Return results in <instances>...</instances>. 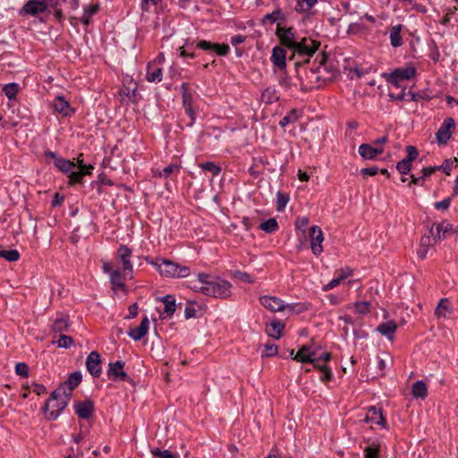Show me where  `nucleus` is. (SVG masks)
<instances>
[{
  "label": "nucleus",
  "mask_w": 458,
  "mask_h": 458,
  "mask_svg": "<svg viewBox=\"0 0 458 458\" xmlns=\"http://www.w3.org/2000/svg\"><path fill=\"white\" fill-rule=\"evenodd\" d=\"M318 58V56L314 61L313 65L309 69L306 67V64H301L300 61L295 63L299 89L302 92H309L314 89H318L326 83L327 80L321 74V65L325 64L327 55L325 54L321 55L318 62V64L316 65Z\"/></svg>",
  "instance_id": "nucleus-1"
},
{
  "label": "nucleus",
  "mask_w": 458,
  "mask_h": 458,
  "mask_svg": "<svg viewBox=\"0 0 458 458\" xmlns=\"http://www.w3.org/2000/svg\"><path fill=\"white\" fill-rule=\"evenodd\" d=\"M146 260L154 266L163 276L180 278L190 275V268L188 267L169 259H156L155 260H150L149 258H147Z\"/></svg>",
  "instance_id": "nucleus-2"
},
{
  "label": "nucleus",
  "mask_w": 458,
  "mask_h": 458,
  "mask_svg": "<svg viewBox=\"0 0 458 458\" xmlns=\"http://www.w3.org/2000/svg\"><path fill=\"white\" fill-rule=\"evenodd\" d=\"M70 398V393L66 392L64 386H59L57 389L50 394V400L55 402V403L52 405L55 410L49 411L46 419L49 421L55 420L67 406Z\"/></svg>",
  "instance_id": "nucleus-3"
},
{
  "label": "nucleus",
  "mask_w": 458,
  "mask_h": 458,
  "mask_svg": "<svg viewBox=\"0 0 458 458\" xmlns=\"http://www.w3.org/2000/svg\"><path fill=\"white\" fill-rule=\"evenodd\" d=\"M232 284L225 280L216 279L201 285L199 292L208 296L225 299L231 295Z\"/></svg>",
  "instance_id": "nucleus-4"
},
{
  "label": "nucleus",
  "mask_w": 458,
  "mask_h": 458,
  "mask_svg": "<svg viewBox=\"0 0 458 458\" xmlns=\"http://www.w3.org/2000/svg\"><path fill=\"white\" fill-rule=\"evenodd\" d=\"M320 42L313 40L309 38H301L296 47L293 48V58L296 55L302 59V64H307L310 62V57L312 56L318 49Z\"/></svg>",
  "instance_id": "nucleus-5"
},
{
  "label": "nucleus",
  "mask_w": 458,
  "mask_h": 458,
  "mask_svg": "<svg viewBox=\"0 0 458 458\" xmlns=\"http://www.w3.org/2000/svg\"><path fill=\"white\" fill-rule=\"evenodd\" d=\"M276 35L279 38L281 45L289 50H293L301 39L293 28H284L279 25L276 28Z\"/></svg>",
  "instance_id": "nucleus-6"
},
{
  "label": "nucleus",
  "mask_w": 458,
  "mask_h": 458,
  "mask_svg": "<svg viewBox=\"0 0 458 458\" xmlns=\"http://www.w3.org/2000/svg\"><path fill=\"white\" fill-rule=\"evenodd\" d=\"M124 365H125V363L122 360H117L115 362H110L108 365L107 372H106L108 378L112 381L121 380V381L131 382V377L128 376V374L123 369Z\"/></svg>",
  "instance_id": "nucleus-7"
},
{
  "label": "nucleus",
  "mask_w": 458,
  "mask_h": 458,
  "mask_svg": "<svg viewBox=\"0 0 458 458\" xmlns=\"http://www.w3.org/2000/svg\"><path fill=\"white\" fill-rule=\"evenodd\" d=\"M195 47L206 52L216 53L219 56H225L230 51V47L227 44L212 43L204 39L198 40Z\"/></svg>",
  "instance_id": "nucleus-8"
},
{
  "label": "nucleus",
  "mask_w": 458,
  "mask_h": 458,
  "mask_svg": "<svg viewBox=\"0 0 458 458\" xmlns=\"http://www.w3.org/2000/svg\"><path fill=\"white\" fill-rule=\"evenodd\" d=\"M416 74L414 67H405L395 69L389 76L388 82L395 87H400L404 80H410Z\"/></svg>",
  "instance_id": "nucleus-9"
},
{
  "label": "nucleus",
  "mask_w": 458,
  "mask_h": 458,
  "mask_svg": "<svg viewBox=\"0 0 458 458\" xmlns=\"http://www.w3.org/2000/svg\"><path fill=\"white\" fill-rule=\"evenodd\" d=\"M86 368L93 377L98 378L101 376V356L97 351H93L88 355L86 359Z\"/></svg>",
  "instance_id": "nucleus-10"
},
{
  "label": "nucleus",
  "mask_w": 458,
  "mask_h": 458,
  "mask_svg": "<svg viewBox=\"0 0 458 458\" xmlns=\"http://www.w3.org/2000/svg\"><path fill=\"white\" fill-rule=\"evenodd\" d=\"M310 238V248L316 256L319 255L323 251L322 242L324 241V235L322 230L318 225H312L309 231Z\"/></svg>",
  "instance_id": "nucleus-11"
},
{
  "label": "nucleus",
  "mask_w": 458,
  "mask_h": 458,
  "mask_svg": "<svg viewBox=\"0 0 458 458\" xmlns=\"http://www.w3.org/2000/svg\"><path fill=\"white\" fill-rule=\"evenodd\" d=\"M277 82L284 91L291 94L299 89V81H293L292 77L287 73L286 69L278 71Z\"/></svg>",
  "instance_id": "nucleus-12"
},
{
  "label": "nucleus",
  "mask_w": 458,
  "mask_h": 458,
  "mask_svg": "<svg viewBox=\"0 0 458 458\" xmlns=\"http://www.w3.org/2000/svg\"><path fill=\"white\" fill-rule=\"evenodd\" d=\"M455 123L451 117L446 118L436 133L439 144H445L451 137V130L454 129Z\"/></svg>",
  "instance_id": "nucleus-13"
},
{
  "label": "nucleus",
  "mask_w": 458,
  "mask_h": 458,
  "mask_svg": "<svg viewBox=\"0 0 458 458\" xmlns=\"http://www.w3.org/2000/svg\"><path fill=\"white\" fill-rule=\"evenodd\" d=\"M48 7L46 0H29L23 6L22 11L32 16H37L47 11Z\"/></svg>",
  "instance_id": "nucleus-14"
},
{
  "label": "nucleus",
  "mask_w": 458,
  "mask_h": 458,
  "mask_svg": "<svg viewBox=\"0 0 458 458\" xmlns=\"http://www.w3.org/2000/svg\"><path fill=\"white\" fill-rule=\"evenodd\" d=\"M71 323L68 316L60 315L53 320L51 331L54 334V338H57V335H63L68 332Z\"/></svg>",
  "instance_id": "nucleus-15"
},
{
  "label": "nucleus",
  "mask_w": 458,
  "mask_h": 458,
  "mask_svg": "<svg viewBox=\"0 0 458 458\" xmlns=\"http://www.w3.org/2000/svg\"><path fill=\"white\" fill-rule=\"evenodd\" d=\"M271 62L273 65L282 71L286 69V51L281 46H276L272 50Z\"/></svg>",
  "instance_id": "nucleus-16"
},
{
  "label": "nucleus",
  "mask_w": 458,
  "mask_h": 458,
  "mask_svg": "<svg viewBox=\"0 0 458 458\" xmlns=\"http://www.w3.org/2000/svg\"><path fill=\"white\" fill-rule=\"evenodd\" d=\"M75 412L79 418L83 420L89 419L94 411V403L90 400L77 402L74 404Z\"/></svg>",
  "instance_id": "nucleus-17"
},
{
  "label": "nucleus",
  "mask_w": 458,
  "mask_h": 458,
  "mask_svg": "<svg viewBox=\"0 0 458 458\" xmlns=\"http://www.w3.org/2000/svg\"><path fill=\"white\" fill-rule=\"evenodd\" d=\"M261 304L267 310L271 311H281L285 309V305L284 301L277 298L272 296H262L259 298Z\"/></svg>",
  "instance_id": "nucleus-18"
},
{
  "label": "nucleus",
  "mask_w": 458,
  "mask_h": 458,
  "mask_svg": "<svg viewBox=\"0 0 458 458\" xmlns=\"http://www.w3.org/2000/svg\"><path fill=\"white\" fill-rule=\"evenodd\" d=\"M131 256V250L126 245H121L117 250V258L123 265V272L126 274L127 271H132V265L130 261Z\"/></svg>",
  "instance_id": "nucleus-19"
},
{
  "label": "nucleus",
  "mask_w": 458,
  "mask_h": 458,
  "mask_svg": "<svg viewBox=\"0 0 458 458\" xmlns=\"http://www.w3.org/2000/svg\"><path fill=\"white\" fill-rule=\"evenodd\" d=\"M149 327V320L148 317H144L140 322V325L132 328L128 332L130 337H131L135 341L141 340L148 333Z\"/></svg>",
  "instance_id": "nucleus-20"
},
{
  "label": "nucleus",
  "mask_w": 458,
  "mask_h": 458,
  "mask_svg": "<svg viewBox=\"0 0 458 458\" xmlns=\"http://www.w3.org/2000/svg\"><path fill=\"white\" fill-rule=\"evenodd\" d=\"M382 148H374L369 144L363 143L359 147V154L364 158L372 160L383 153Z\"/></svg>",
  "instance_id": "nucleus-21"
},
{
  "label": "nucleus",
  "mask_w": 458,
  "mask_h": 458,
  "mask_svg": "<svg viewBox=\"0 0 458 458\" xmlns=\"http://www.w3.org/2000/svg\"><path fill=\"white\" fill-rule=\"evenodd\" d=\"M146 79L149 82H160L162 81V68L155 63H148Z\"/></svg>",
  "instance_id": "nucleus-22"
},
{
  "label": "nucleus",
  "mask_w": 458,
  "mask_h": 458,
  "mask_svg": "<svg viewBox=\"0 0 458 458\" xmlns=\"http://www.w3.org/2000/svg\"><path fill=\"white\" fill-rule=\"evenodd\" d=\"M314 361H309L308 363L313 364L314 368L318 369L321 372L320 379L322 382H328L332 379L333 374L331 369L326 365V363H321L320 358H313Z\"/></svg>",
  "instance_id": "nucleus-23"
},
{
  "label": "nucleus",
  "mask_w": 458,
  "mask_h": 458,
  "mask_svg": "<svg viewBox=\"0 0 458 458\" xmlns=\"http://www.w3.org/2000/svg\"><path fill=\"white\" fill-rule=\"evenodd\" d=\"M451 230L452 225L446 221H443L441 224L437 225L436 233L434 232L432 225L431 228L429 229V233L433 237L434 243H437L438 241H441L445 237V233H448Z\"/></svg>",
  "instance_id": "nucleus-24"
},
{
  "label": "nucleus",
  "mask_w": 458,
  "mask_h": 458,
  "mask_svg": "<svg viewBox=\"0 0 458 458\" xmlns=\"http://www.w3.org/2000/svg\"><path fill=\"white\" fill-rule=\"evenodd\" d=\"M82 380V375L80 371H75L72 373L67 380L61 384L60 386H64L66 392L70 393V396H72V392L81 384Z\"/></svg>",
  "instance_id": "nucleus-25"
},
{
  "label": "nucleus",
  "mask_w": 458,
  "mask_h": 458,
  "mask_svg": "<svg viewBox=\"0 0 458 458\" xmlns=\"http://www.w3.org/2000/svg\"><path fill=\"white\" fill-rule=\"evenodd\" d=\"M397 329V325L394 320H388L378 325L377 330L382 335L392 340Z\"/></svg>",
  "instance_id": "nucleus-26"
},
{
  "label": "nucleus",
  "mask_w": 458,
  "mask_h": 458,
  "mask_svg": "<svg viewBox=\"0 0 458 458\" xmlns=\"http://www.w3.org/2000/svg\"><path fill=\"white\" fill-rule=\"evenodd\" d=\"M53 106L55 110L64 116L70 115L73 110L71 108L68 101L63 97H56L54 100Z\"/></svg>",
  "instance_id": "nucleus-27"
},
{
  "label": "nucleus",
  "mask_w": 458,
  "mask_h": 458,
  "mask_svg": "<svg viewBox=\"0 0 458 458\" xmlns=\"http://www.w3.org/2000/svg\"><path fill=\"white\" fill-rule=\"evenodd\" d=\"M366 421L382 426H384L386 423V420L383 417L380 409H377L375 406H372L369 409L368 414L366 416Z\"/></svg>",
  "instance_id": "nucleus-28"
},
{
  "label": "nucleus",
  "mask_w": 458,
  "mask_h": 458,
  "mask_svg": "<svg viewBox=\"0 0 458 458\" xmlns=\"http://www.w3.org/2000/svg\"><path fill=\"white\" fill-rule=\"evenodd\" d=\"M280 96L275 86H269L261 93V100L266 104H272L278 101Z\"/></svg>",
  "instance_id": "nucleus-29"
},
{
  "label": "nucleus",
  "mask_w": 458,
  "mask_h": 458,
  "mask_svg": "<svg viewBox=\"0 0 458 458\" xmlns=\"http://www.w3.org/2000/svg\"><path fill=\"white\" fill-rule=\"evenodd\" d=\"M284 328V324L280 321H273L270 326L267 327L266 332L268 336L274 339H279L282 335V331Z\"/></svg>",
  "instance_id": "nucleus-30"
},
{
  "label": "nucleus",
  "mask_w": 458,
  "mask_h": 458,
  "mask_svg": "<svg viewBox=\"0 0 458 458\" xmlns=\"http://www.w3.org/2000/svg\"><path fill=\"white\" fill-rule=\"evenodd\" d=\"M436 172V169L433 168V166H428L424 167L421 170L422 174L420 177H416L414 174H411V184H417L423 186V182L426 178L429 177Z\"/></svg>",
  "instance_id": "nucleus-31"
},
{
  "label": "nucleus",
  "mask_w": 458,
  "mask_h": 458,
  "mask_svg": "<svg viewBox=\"0 0 458 458\" xmlns=\"http://www.w3.org/2000/svg\"><path fill=\"white\" fill-rule=\"evenodd\" d=\"M402 27L403 26L401 24H398V25H394L391 28L390 42H391L392 47H398L402 46V44H403V38L401 36Z\"/></svg>",
  "instance_id": "nucleus-32"
},
{
  "label": "nucleus",
  "mask_w": 458,
  "mask_h": 458,
  "mask_svg": "<svg viewBox=\"0 0 458 458\" xmlns=\"http://www.w3.org/2000/svg\"><path fill=\"white\" fill-rule=\"evenodd\" d=\"M411 394L415 398L425 399L428 395V387L424 381L420 380L413 384Z\"/></svg>",
  "instance_id": "nucleus-33"
},
{
  "label": "nucleus",
  "mask_w": 458,
  "mask_h": 458,
  "mask_svg": "<svg viewBox=\"0 0 458 458\" xmlns=\"http://www.w3.org/2000/svg\"><path fill=\"white\" fill-rule=\"evenodd\" d=\"M52 344L59 348L68 349L74 344V341L72 336L63 334L59 335L57 339L54 338Z\"/></svg>",
  "instance_id": "nucleus-34"
},
{
  "label": "nucleus",
  "mask_w": 458,
  "mask_h": 458,
  "mask_svg": "<svg viewBox=\"0 0 458 458\" xmlns=\"http://www.w3.org/2000/svg\"><path fill=\"white\" fill-rule=\"evenodd\" d=\"M310 352V346L309 345H303L301 348L298 351V352L293 357V360L302 362V363H308L309 361H314L311 355H308Z\"/></svg>",
  "instance_id": "nucleus-35"
},
{
  "label": "nucleus",
  "mask_w": 458,
  "mask_h": 458,
  "mask_svg": "<svg viewBox=\"0 0 458 458\" xmlns=\"http://www.w3.org/2000/svg\"><path fill=\"white\" fill-rule=\"evenodd\" d=\"M110 282L113 287V290L116 291L118 289H123L125 284L123 283V276L120 270L115 269L110 275Z\"/></svg>",
  "instance_id": "nucleus-36"
},
{
  "label": "nucleus",
  "mask_w": 458,
  "mask_h": 458,
  "mask_svg": "<svg viewBox=\"0 0 458 458\" xmlns=\"http://www.w3.org/2000/svg\"><path fill=\"white\" fill-rule=\"evenodd\" d=\"M162 301L165 304L164 313H165L167 317H171L174 313L176 308L174 297L173 295H166L162 298Z\"/></svg>",
  "instance_id": "nucleus-37"
},
{
  "label": "nucleus",
  "mask_w": 458,
  "mask_h": 458,
  "mask_svg": "<svg viewBox=\"0 0 458 458\" xmlns=\"http://www.w3.org/2000/svg\"><path fill=\"white\" fill-rule=\"evenodd\" d=\"M450 310V301L447 299H441L436 308L435 315L438 318H445L446 313L449 312Z\"/></svg>",
  "instance_id": "nucleus-38"
},
{
  "label": "nucleus",
  "mask_w": 458,
  "mask_h": 458,
  "mask_svg": "<svg viewBox=\"0 0 458 458\" xmlns=\"http://www.w3.org/2000/svg\"><path fill=\"white\" fill-rule=\"evenodd\" d=\"M55 165L63 173L68 174L75 166V163L63 157L56 158Z\"/></svg>",
  "instance_id": "nucleus-39"
},
{
  "label": "nucleus",
  "mask_w": 458,
  "mask_h": 458,
  "mask_svg": "<svg viewBox=\"0 0 458 458\" xmlns=\"http://www.w3.org/2000/svg\"><path fill=\"white\" fill-rule=\"evenodd\" d=\"M318 2V0H297L294 10L298 13L309 12Z\"/></svg>",
  "instance_id": "nucleus-40"
},
{
  "label": "nucleus",
  "mask_w": 458,
  "mask_h": 458,
  "mask_svg": "<svg viewBox=\"0 0 458 458\" xmlns=\"http://www.w3.org/2000/svg\"><path fill=\"white\" fill-rule=\"evenodd\" d=\"M285 15L281 9H276L271 13H267L264 16L263 21H269L271 23L280 22L285 21Z\"/></svg>",
  "instance_id": "nucleus-41"
},
{
  "label": "nucleus",
  "mask_w": 458,
  "mask_h": 458,
  "mask_svg": "<svg viewBox=\"0 0 458 458\" xmlns=\"http://www.w3.org/2000/svg\"><path fill=\"white\" fill-rule=\"evenodd\" d=\"M458 165V160L454 159H445L441 165L433 166L437 171H443L446 174H449L454 166Z\"/></svg>",
  "instance_id": "nucleus-42"
},
{
  "label": "nucleus",
  "mask_w": 458,
  "mask_h": 458,
  "mask_svg": "<svg viewBox=\"0 0 458 458\" xmlns=\"http://www.w3.org/2000/svg\"><path fill=\"white\" fill-rule=\"evenodd\" d=\"M19 85L17 83H8V84H5L2 90L3 92L4 93V95L9 98V99H13L15 98L18 91H19Z\"/></svg>",
  "instance_id": "nucleus-43"
},
{
  "label": "nucleus",
  "mask_w": 458,
  "mask_h": 458,
  "mask_svg": "<svg viewBox=\"0 0 458 458\" xmlns=\"http://www.w3.org/2000/svg\"><path fill=\"white\" fill-rule=\"evenodd\" d=\"M259 228L267 233H272L278 229V224L275 218H269L261 223Z\"/></svg>",
  "instance_id": "nucleus-44"
},
{
  "label": "nucleus",
  "mask_w": 458,
  "mask_h": 458,
  "mask_svg": "<svg viewBox=\"0 0 458 458\" xmlns=\"http://www.w3.org/2000/svg\"><path fill=\"white\" fill-rule=\"evenodd\" d=\"M98 11V5L87 6L84 8V13L81 18L83 24L88 25L90 22L91 17Z\"/></svg>",
  "instance_id": "nucleus-45"
},
{
  "label": "nucleus",
  "mask_w": 458,
  "mask_h": 458,
  "mask_svg": "<svg viewBox=\"0 0 458 458\" xmlns=\"http://www.w3.org/2000/svg\"><path fill=\"white\" fill-rule=\"evenodd\" d=\"M289 201V196L285 193L278 191L276 193V208L283 211Z\"/></svg>",
  "instance_id": "nucleus-46"
},
{
  "label": "nucleus",
  "mask_w": 458,
  "mask_h": 458,
  "mask_svg": "<svg viewBox=\"0 0 458 458\" xmlns=\"http://www.w3.org/2000/svg\"><path fill=\"white\" fill-rule=\"evenodd\" d=\"M0 257L8 261H16L20 258V253L16 250H0Z\"/></svg>",
  "instance_id": "nucleus-47"
},
{
  "label": "nucleus",
  "mask_w": 458,
  "mask_h": 458,
  "mask_svg": "<svg viewBox=\"0 0 458 458\" xmlns=\"http://www.w3.org/2000/svg\"><path fill=\"white\" fill-rule=\"evenodd\" d=\"M81 157H82V154H81L80 157L77 158V163L75 164V165L78 166L80 172L83 173L84 175L91 174L94 166L91 165L84 164L83 159H81Z\"/></svg>",
  "instance_id": "nucleus-48"
},
{
  "label": "nucleus",
  "mask_w": 458,
  "mask_h": 458,
  "mask_svg": "<svg viewBox=\"0 0 458 458\" xmlns=\"http://www.w3.org/2000/svg\"><path fill=\"white\" fill-rule=\"evenodd\" d=\"M366 458H378L379 445L373 443L364 449Z\"/></svg>",
  "instance_id": "nucleus-49"
},
{
  "label": "nucleus",
  "mask_w": 458,
  "mask_h": 458,
  "mask_svg": "<svg viewBox=\"0 0 458 458\" xmlns=\"http://www.w3.org/2000/svg\"><path fill=\"white\" fill-rule=\"evenodd\" d=\"M179 171H180V166L177 164H171V165H167L166 167H165L159 173V176L167 178L174 173H179Z\"/></svg>",
  "instance_id": "nucleus-50"
},
{
  "label": "nucleus",
  "mask_w": 458,
  "mask_h": 458,
  "mask_svg": "<svg viewBox=\"0 0 458 458\" xmlns=\"http://www.w3.org/2000/svg\"><path fill=\"white\" fill-rule=\"evenodd\" d=\"M200 167L202 168V170L204 171H208V172H210L213 175H217L221 169L219 166H217L216 164H214L213 162H205V163H202L200 165Z\"/></svg>",
  "instance_id": "nucleus-51"
},
{
  "label": "nucleus",
  "mask_w": 458,
  "mask_h": 458,
  "mask_svg": "<svg viewBox=\"0 0 458 458\" xmlns=\"http://www.w3.org/2000/svg\"><path fill=\"white\" fill-rule=\"evenodd\" d=\"M371 303L369 301H357L354 304V308L359 314H367L369 311Z\"/></svg>",
  "instance_id": "nucleus-52"
},
{
  "label": "nucleus",
  "mask_w": 458,
  "mask_h": 458,
  "mask_svg": "<svg viewBox=\"0 0 458 458\" xmlns=\"http://www.w3.org/2000/svg\"><path fill=\"white\" fill-rule=\"evenodd\" d=\"M406 152L407 156L403 159L412 165V162L418 157V149L416 148V147L410 145L406 147Z\"/></svg>",
  "instance_id": "nucleus-53"
},
{
  "label": "nucleus",
  "mask_w": 458,
  "mask_h": 458,
  "mask_svg": "<svg viewBox=\"0 0 458 458\" xmlns=\"http://www.w3.org/2000/svg\"><path fill=\"white\" fill-rule=\"evenodd\" d=\"M187 49L184 47H181L179 48L180 51V56L182 57H190L194 58L196 56V54L194 53L193 49V43L191 44H186Z\"/></svg>",
  "instance_id": "nucleus-54"
},
{
  "label": "nucleus",
  "mask_w": 458,
  "mask_h": 458,
  "mask_svg": "<svg viewBox=\"0 0 458 458\" xmlns=\"http://www.w3.org/2000/svg\"><path fill=\"white\" fill-rule=\"evenodd\" d=\"M151 454L154 456L159 458H178V455L172 454L169 450H160L158 448H155L151 450Z\"/></svg>",
  "instance_id": "nucleus-55"
},
{
  "label": "nucleus",
  "mask_w": 458,
  "mask_h": 458,
  "mask_svg": "<svg viewBox=\"0 0 458 458\" xmlns=\"http://www.w3.org/2000/svg\"><path fill=\"white\" fill-rule=\"evenodd\" d=\"M412 165L406 160L403 159L399 161L396 165L397 171L402 174H407L411 169Z\"/></svg>",
  "instance_id": "nucleus-56"
},
{
  "label": "nucleus",
  "mask_w": 458,
  "mask_h": 458,
  "mask_svg": "<svg viewBox=\"0 0 458 458\" xmlns=\"http://www.w3.org/2000/svg\"><path fill=\"white\" fill-rule=\"evenodd\" d=\"M296 119H297L296 110H293L291 112V114L285 115L284 117H283L280 120L279 124H280V126L284 127L289 123H294L296 121Z\"/></svg>",
  "instance_id": "nucleus-57"
},
{
  "label": "nucleus",
  "mask_w": 458,
  "mask_h": 458,
  "mask_svg": "<svg viewBox=\"0 0 458 458\" xmlns=\"http://www.w3.org/2000/svg\"><path fill=\"white\" fill-rule=\"evenodd\" d=\"M15 372L22 377H27L29 376V367L24 362H19L15 366Z\"/></svg>",
  "instance_id": "nucleus-58"
},
{
  "label": "nucleus",
  "mask_w": 458,
  "mask_h": 458,
  "mask_svg": "<svg viewBox=\"0 0 458 458\" xmlns=\"http://www.w3.org/2000/svg\"><path fill=\"white\" fill-rule=\"evenodd\" d=\"M277 352H278V347L276 344H267L265 345V351H264V353L262 356H265V357L276 356L277 354Z\"/></svg>",
  "instance_id": "nucleus-59"
},
{
  "label": "nucleus",
  "mask_w": 458,
  "mask_h": 458,
  "mask_svg": "<svg viewBox=\"0 0 458 458\" xmlns=\"http://www.w3.org/2000/svg\"><path fill=\"white\" fill-rule=\"evenodd\" d=\"M233 276L248 284L253 283L250 275L246 272L236 270L233 272Z\"/></svg>",
  "instance_id": "nucleus-60"
},
{
  "label": "nucleus",
  "mask_w": 458,
  "mask_h": 458,
  "mask_svg": "<svg viewBox=\"0 0 458 458\" xmlns=\"http://www.w3.org/2000/svg\"><path fill=\"white\" fill-rule=\"evenodd\" d=\"M84 174L83 173L78 171V172H70V174L68 175L70 179V183H81L82 181Z\"/></svg>",
  "instance_id": "nucleus-61"
},
{
  "label": "nucleus",
  "mask_w": 458,
  "mask_h": 458,
  "mask_svg": "<svg viewBox=\"0 0 458 458\" xmlns=\"http://www.w3.org/2000/svg\"><path fill=\"white\" fill-rule=\"evenodd\" d=\"M451 203V198H446L441 201L435 202L434 207L437 210H446L449 208Z\"/></svg>",
  "instance_id": "nucleus-62"
},
{
  "label": "nucleus",
  "mask_w": 458,
  "mask_h": 458,
  "mask_svg": "<svg viewBox=\"0 0 458 458\" xmlns=\"http://www.w3.org/2000/svg\"><path fill=\"white\" fill-rule=\"evenodd\" d=\"M285 309L289 310L293 313H301L307 310V307L304 304H289L285 306Z\"/></svg>",
  "instance_id": "nucleus-63"
},
{
  "label": "nucleus",
  "mask_w": 458,
  "mask_h": 458,
  "mask_svg": "<svg viewBox=\"0 0 458 458\" xmlns=\"http://www.w3.org/2000/svg\"><path fill=\"white\" fill-rule=\"evenodd\" d=\"M378 168L377 166H369L367 168H363L360 170V174L364 176H374L378 173Z\"/></svg>",
  "instance_id": "nucleus-64"
}]
</instances>
